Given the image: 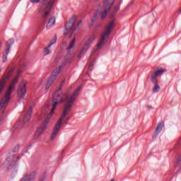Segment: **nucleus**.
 <instances>
[{
    "instance_id": "9b49d317",
    "label": "nucleus",
    "mask_w": 181,
    "mask_h": 181,
    "mask_svg": "<svg viewBox=\"0 0 181 181\" xmlns=\"http://www.w3.org/2000/svg\"><path fill=\"white\" fill-rule=\"evenodd\" d=\"M63 121V118H59L57 121L55 127L52 130V134L51 135V141H54L56 136H57V134H59V129H60V127H62V122Z\"/></svg>"
},
{
    "instance_id": "2f4dec72",
    "label": "nucleus",
    "mask_w": 181,
    "mask_h": 181,
    "mask_svg": "<svg viewBox=\"0 0 181 181\" xmlns=\"http://www.w3.org/2000/svg\"><path fill=\"white\" fill-rule=\"evenodd\" d=\"M148 110H153V107L151 105H147Z\"/></svg>"
},
{
    "instance_id": "f3484780",
    "label": "nucleus",
    "mask_w": 181,
    "mask_h": 181,
    "mask_svg": "<svg viewBox=\"0 0 181 181\" xmlns=\"http://www.w3.org/2000/svg\"><path fill=\"white\" fill-rule=\"evenodd\" d=\"M55 24H56V18L51 17L48 21V23L46 25V28L50 29V28H52V26H53V25H55Z\"/></svg>"
},
{
    "instance_id": "e433bc0d",
    "label": "nucleus",
    "mask_w": 181,
    "mask_h": 181,
    "mask_svg": "<svg viewBox=\"0 0 181 181\" xmlns=\"http://www.w3.org/2000/svg\"><path fill=\"white\" fill-rule=\"evenodd\" d=\"M179 13H181V8H180V12H179Z\"/></svg>"
},
{
    "instance_id": "7c9ffc66",
    "label": "nucleus",
    "mask_w": 181,
    "mask_h": 181,
    "mask_svg": "<svg viewBox=\"0 0 181 181\" xmlns=\"http://www.w3.org/2000/svg\"><path fill=\"white\" fill-rule=\"evenodd\" d=\"M95 21H93V20H91L90 23L89 25H88L89 28H91V27L93 26V25H94V23H95Z\"/></svg>"
},
{
    "instance_id": "1a4fd4ad",
    "label": "nucleus",
    "mask_w": 181,
    "mask_h": 181,
    "mask_svg": "<svg viewBox=\"0 0 181 181\" xmlns=\"http://www.w3.org/2000/svg\"><path fill=\"white\" fill-rule=\"evenodd\" d=\"M95 40V35H92L88 40L85 42L83 47L81 49L79 54L78 55V59H81L86 53H87V50L90 49V46H91V43Z\"/></svg>"
},
{
    "instance_id": "a211bd4d",
    "label": "nucleus",
    "mask_w": 181,
    "mask_h": 181,
    "mask_svg": "<svg viewBox=\"0 0 181 181\" xmlns=\"http://www.w3.org/2000/svg\"><path fill=\"white\" fill-rule=\"evenodd\" d=\"M62 69V66H59V68L56 69L55 70H54L53 73L52 74V78L53 80H56V78H57V76L59 75V73H60V70Z\"/></svg>"
},
{
    "instance_id": "393cba45",
    "label": "nucleus",
    "mask_w": 181,
    "mask_h": 181,
    "mask_svg": "<svg viewBox=\"0 0 181 181\" xmlns=\"http://www.w3.org/2000/svg\"><path fill=\"white\" fill-rule=\"evenodd\" d=\"M50 47L49 45L46 47L44 49V56H47V54H50Z\"/></svg>"
},
{
    "instance_id": "79ce46f5",
    "label": "nucleus",
    "mask_w": 181,
    "mask_h": 181,
    "mask_svg": "<svg viewBox=\"0 0 181 181\" xmlns=\"http://www.w3.org/2000/svg\"><path fill=\"white\" fill-rule=\"evenodd\" d=\"M95 1H98V0H95Z\"/></svg>"
},
{
    "instance_id": "473e14b6",
    "label": "nucleus",
    "mask_w": 181,
    "mask_h": 181,
    "mask_svg": "<svg viewBox=\"0 0 181 181\" xmlns=\"http://www.w3.org/2000/svg\"><path fill=\"white\" fill-rule=\"evenodd\" d=\"M46 108H47V110H49V109L50 108V105H49V104L47 105H46Z\"/></svg>"
},
{
    "instance_id": "423d86ee",
    "label": "nucleus",
    "mask_w": 181,
    "mask_h": 181,
    "mask_svg": "<svg viewBox=\"0 0 181 181\" xmlns=\"http://www.w3.org/2000/svg\"><path fill=\"white\" fill-rule=\"evenodd\" d=\"M15 71V68L7 69L4 72V75L3 78L0 80V95L4 93V90L6 87V84H8V80L11 78L12 74Z\"/></svg>"
},
{
    "instance_id": "a878e982",
    "label": "nucleus",
    "mask_w": 181,
    "mask_h": 181,
    "mask_svg": "<svg viewBox=\"0 0 181 181\" xmlns=\"http://www.w3.org/2000/svg\"><path fill=\"white\" fill-rule=\"evenodd\" d=\"M19 151V145H16L15 148H13V150L10 152V153H12V155H15L16 152Z\"/></svg>"
},
{
    "instance_id": "7ed1b4c3",
    "label": "nucleus",
    "mask_w": 181,
    "mask_h": 181,
    "mask_svg": "<svg viewBox=\"0 0 181 181\" xmlns=\"http://www.w3.org/2000/svg\"><path fill=\"white\" fill-rule=\"evenodd\" d=\"M57 0H43L42 5L40 6L38 10V13L41 15V25H45L46 23V21L47 19V16H49V13H50V10L53 8V5H54V2Z\"/></svg>"
},
{
    "instance_id": "b1692460",
    "label": "nucleus",
    "mask_w": 181,
    "mask_h": 181,
    "mask_svg": "<svg viewBox=\"0 0 181 181\" xmlns=\"http://www.w3.org/2000/svg\"><path fill=\"white\" fill-rule=\"evenodd\" d=\"M118 11H119V6H115L113 12L110 14V18H114V15H115Z\"/></svg>"
},
{
    "instance_id": "bb28decb",
    "label": "nucleus",
    "mask_w": 181,
    "mask_h": 181,
    "mask_svg": "<svg viewBox=\"0 0 181 181\" xmlns=\"http://www.w3.org/2000/svg\"><path fill=\"white\" fill-rule=\"evenodd\" d=\"M97 18H98V11H96V13L93 15V17L92 18V22H95L97 21Z\"/></svg>"
},
{
    "instance_id": "f704fd0d",
    "label": "nucleus",
    "mask_w": 181,
    "mask_h": 181,
    "mask_svg": "<svg viewBox=\"0 0 181 181\" xmlns=\"http://www.w3.org/2000/svg\"><path fill=\"white\" fill-rule=\"evenodd\" d=\"M44 179L43 178H40L39 181H43Z\"/></svg>"
},
{
    "instance_id": "c756f323",
    "label": "nucleus",
    "mask_w": 181,
    "mask_h": 181,
    "mask_svg": "<svg viewBox=\"0 0 181 181\" xmlns=\"http://www.w3.org/2000/svg\"><path fill=\"white\" fill-rule=\"evenodd\" d=\"M71 90H73V86H70L68 89V91L66 92V93H69V98H70V96L71 95H70Z\"/></svg>"
},
{
    "instance_id": "2eb2a0df",
    "label": "nucleus",
    "mask_w": 181,
    "mask_h": 181,
    "mask_svg": "<svg viewBox=\"0 0 181 181\" xmlns=\"http://www.w3.org/2000/svg\"><path fill=\"white\" fill-rule=\"evenodd\" d=\"M33 111V107H30L29 109L27 110V114L24 117L23 124H28V122L30 121Z\"/></svg>"
},
{
    "instance_id": "6e6552de",
    "label": "nucleus",
    "mask_w": 181,
    "mask_h": 181,
    "mask_svg": "<svg viewBox=\"0 0 181 181\" xmlns=\"http://www.w3.org/2000/svg\"><path fill=\"white\" fill-rule=\"evenodd\" d=\"M114 2H115V0H103L104 11L102 12L100 16L102 21H104V19L107 18L108 12L111 11V8L114 5Z\"/></svg>"
},
{
    "instance_id": "aec40b11",
    "label": "nucleus",
    "mask_w": 181,
    "mask_h": 181,
    "mask_svg": "<svg viewBox=\"0 0 181 181\" xmlns=\"http://www.w3.org/2000/svg\"><path fill=\"white\" fill-rule=\"evenodd\" d=\"M54 80L55 79L52 78V77L49 78V79L46 83L45 90H49V88H50V86H52V84H53V83L54 82Z\"/></svg>"
},
{
    "instance_id": "ddd939ff",
    "label": "nucleus",
    "mask_w": 181,
    "mask_h": 181,
    "mask_svg": "<svg viewBox=\"0 0 181 181\" xmlns=\"http://www.w3.org/2000/svg\"><path fill=\"white\" fill-rule=\"evenodd\" d=\"M35 176H36L35 171H32L31 173H27L21 178L20 181H33V179H35Z\"/></svg>"
},
{
    "instance_id": "f8f14e48",
    "label": "nucleus",
    "mask_w": 181,
    "mask_h": 181,
    "mask_svg": "<svg viewBox=\"0 0 181 181\" xmlns=\"http://www.w3.org/2000/svg\"><path fill=\"white\" fill-rule=\"evenodd\" d=\"M17 94L19 98H25L26 95V83H23V86H19L17 90Z\"/></svg>"
},
{
    "instance_id": "dca6fc26",
    "label": "nucleus",
    "mask_w": 181,
    "mask_h": 181,
    "mask_svg": "<svg viewBox=\"0 0 181 181\" xmlns=\"http://www.w3.org/2000/svg\"><path fill=\"white\" fill-rule=\"evenodd\" d=\"M13 159H16L15 154H12V153H8V156L6 158L3 165H8L10 162H12L13 160Z\"/></svg>"
},
{
    "instance_id": "f257e3e1",
    "label": "nucleus",
    "mask_w": 181,
    "mask_h": 181,
    "mask_svg": "<svg viewBox=\"0 0 181 181\" xmlns=\"http://www.w3.org/2000/svg\"><path fill=\"white\" fill-rule=\"evenodd\" d=\"M80 90H81V87L79 86L69 98V93H62V87H59L55 91L52 96V107L51 109V111L49 114L47 115L45 120L42 121L40 127L37 130L34 136V139H37V138L40 136L41 134H43V132H45V131L47 129L49 122L50 121V118H52V115H53V114L54 113L56 107H57L59 104H62V103H64V101H65L66 103L64 105V109L62 110V117L64 118L68 115L69 112H70L71 108L73 107V105L74 104V101H76V98H77V96L80 93Z\"/></svg>"
},
{
    "instance_id": "f03ea898",
    "label": "nucleus",
    "mask_w": 181,
    "mask_h": 181,
    "mask_svg": "<svg viewBox=\"0 0 181 181\" xmlns=\"http://www.w3.org/2000/svg\"><path fill=\"white\" fill-rule=\"evenodd\" d=\"M23 67H25V65L21 66V68L17 71V76L11 80L4 94L1 98L0 114H2V112L6 110V107H8V104H9V102L11 101L12 93L15 91V87H16V84H18V81H19V75L22 74L23 72Z\"/></svg>"
},
{
    "instance_id": "ea45409f",
    "label": "nucleus",
    "mask_w": 181,
    "mask_h": 181,
    "mask_svg": "<svg viewBox=\"0 0 181 181\" xmlns=\"http://www.w3.org/2000/svg\"><path fill=\"white\" fill-rule=\"evenodd\" d=\"M110 181H115L114 180H111Z\"/></svg>"
},
{
    "instance_id": "c9c22d12",
    "label": "nucleus",
    "mask_w": 181,
    "mask_h": 181,
    "mask_svg": "<svg viewBox=\"0 0 181 181\" xmlns=\"http://www.w3.org/2000/svg\"><path fill=\"white\" fill-rule=\"evenodd\" d=\"M69 117H67V118H66V121H69Z\"/></svg>"
},
{
    "instance_id": "5701e85b",
    "label": "nucleus",
    "mask_w": 181,
    "mask_h": 181,
    "mask_svg": "<svg viewBox=\"0 0 181 181\" xmlns=\"http://www.w3.org/2000/svg\"><path fill=\"white\" fill-rule=\"evenodd\" d=\"M56 42H57V36L54 35L53 37V38L52 39L50 44L48 45V47H52V46H53V45H54V43H56Z\"/></svg>"
},
{
    "instance_id": "39448f33",
    "label": "nucleus",
    "mask_w": 181,
    "mask_h": 181,
    "mask_svg": "<svg viewBox=\"0 0 181 181\" xmlns=\"http://www.w3.org/2000/svg\"><path fill=\"white\" fill-rule=\"evenodd\" d=\"M165 71H166L165 69H158L151 73V81L153 83V84H154V87L153 88V93H159L160 86H159V83H158V77L163 76Z\"/></svg>"
},
{
    "instance_id": "4be33fe9",
    "label": "nucleus",
    "mask_w": 181,
    "mask_h": 181,
    "mask_svg": "<svg viewBox=\"0 0 181 181\" xmlns=\"http://www.w3.org/2000/svg\"><path fill=\"white\" fill-rule=\"evenodd\" d=\"M70 54H67V56H66L64 58V60L62 62V65L63 66H65L66 64H67V63H70Z\"/></svg>"
},
{
    "instance_id": "6ab92c4d",
    "label": "nucleus",
    "mask_w": 181,
    "mask_h": 181,
    "mask_svg": "<svg viewBox=\"0 0 181 181\" xmlns=\"http://www.w3.org/2000/svg\"><path fill=\"white\" fill-rule=\"evenodd\" d=\"M20 158L21 157L17 156L16 159H13L11 164L8 165V170H11V169L13 168V165H16V162H18V160H19Z\"/></svg>"
},
{
    "instance_id": "c85d7f7f",
    "label": "nucleus",
    "mask_w": 181,
    "mask_h": 181,
    "mask_svg": "<svg viewBox=\"0 0 181 181\" xmlns=\"http://www.w3.org/2000/svg\"><path fill=\"white\" fill-rule=\"evenodd\" d=\"M31 4H40V0H30Z\"/></svg>"
},
{
    "instance_id": "412c9836",
    "label": "nucleus",
    "mask_w": 181,
    "mask_h": 181,
    "mask_svg": "<svg viewBox=\"0 0 181 181\" xmlns=\"http://www.w3.org/2000/svg\"><path fill=\"white\" fill-rule=\"evenodd\" d=\"M76 43V37H74L69 43V45L66 48V50H71L72 47H74V45Z\"/></svg>"
},
{
    "instance_id": "4c0bfd02",
    "label": "nucleus",
    "mask_w": 181,
    "mask_h": 181,
    "mask_svg": "<svg viewBox=\"0 0 181 181\" xmlns=\"http://www.w3.org/2000/svg\"><path fill=\"white\" fill-rule=\"evenodd\" d=\"M95 50H96V49H93V52H95Z\"/></svg>"
},
{
    "instance_id": "58836bf2",
    "label": "nucleus",
    "mask_w": 181,
    "mask_h": 181,
    "mask_svg": "<svg viewBox=\"0 0 181 181\" xmlns=\"http://www.w3.org/2000/svg\"><path fill=\"white\" fill-rule=\"evenodd\" d=\"M1 71H2V69H0V73H1Z\"/></svg>"
},
{
    "instance_id": "a19ab883",
    "label": "nucleus",
    "mask_w": 181,
    "mask_h": 181,
    "mask_svg": "<svg viewBox=\"0 0 181 181\" xmlns=\"http://www.w3.org/2000/svg\"><path fill=\"white\" fill-rule=\"evenodd\" d=\"M1 42H0V46H1Z\"/></svg>"
},
{
    "instance_id": "0eeeda50",
    "label": "nucleus",
    "mask_w": 181,
    "mask_h": 181,
    "mask_svg": "<svg viewBox=\"0 0 181 181\" xmlns=\"http://www.w3.org/2000/svg\"><path fill=\"white\" fill-rule=\"evenodd\" d=\"M114 27V21H111L107 27L106 28L105 32L102 35V37L100 41L96 45L97 49H102L104 47V45H105V39L108 37L109 35L111 33V29Z\"/></svg>"
},
{
    "instance_id": "9d476101",
    "label": "nucleus",
    "mask_w": 181,
    "mask_h": 181,
    "mask_svg": "<svg viewBox=\"0 0 181 181\" xmlns=\"http://www.w3.org/2000/svg\"><path fill=\"white\" fill-rule=\"evenodd\" d=\"M13 43H15V41L11 39L6 44L4 47L5 51L3 52V63H6V59H8V53H9V50L11 49V46H12Z\"/></svg>"
},
{
    "instance_id": "20e7f679",
    "label": "nucleus",
    "mask_w": 181,
    "mask_h": 181,
    "mask_svg": "<svg viewBox=\"0 0 181 181\" xmlns=\"http://www.w3.org/2000/svg\"><path fill=\"white\" fill-rule=\"evenodd\" d=\"M76 18L77 17H76V16H72V18H71L65 25V30L64 33L65 36L72 37L73 35H74V30H77V29H79L80 26H81V21H79L77 23H76Z\"/></svg>"
},
{
    "instance_id": "cd10ccee",
    "label": "nucleus",
    "mask_w": 181,
    "mask_h": 181,
    "mask_svg": "<svg viewBox=\"0 0 181 181\" xmlns=\"http://www.w3.org/2000/svg\"><path fill=\"white\" fill-rule=\"evenodd\" d=\"M177 166L178 168H181V155L178 157L177 162Z\"/></svg>"
},
{
    "instance_id": "4468645a",
    "label": "nucleus",
    "mask_w": 181,
    "mask_h": 181,
    "mask_svg": "<svg viewBox=\"0 0 181 181\" xmlns=\"http://www.w3.org/2000/svg\"><path fill=\"white\" fill-rule=\"evenodd\" d=\"M163 127H165V122H160L155 129L154 134L153 135V138H156L160 132H162V129H163Z\"/></svg>"
},
{
    "instance_id": "72a5a7b5",
    "label": "nucleus",
    "mask_w": 181,
    "mask_h": 181,
    "mask_svg": "<svg viewBox=\"0 0 181 181\" xmlns=\"http://www.w3.org/2000/svg\"><path fill=\"white\" fill-rule=\"evenodd\" d=\"M93 66V64H90L88 67V70L91 71V66Z\"/></svg>"
}]
</instances>
